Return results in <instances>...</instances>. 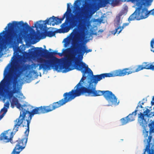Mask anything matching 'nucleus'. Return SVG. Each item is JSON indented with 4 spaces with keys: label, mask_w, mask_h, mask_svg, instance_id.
Segmentation results:
<instances>
[{
    "label": "nucleus",
    "mask_w": 154,
    "mask_h": 154,
    "mask_svg": "<svg viewBox=\"0 0 154 154\" xmlns=\"http://www.w3.org/2000/svg\"><path fill=\"white\" fill-rule=\"evenodd\" d=\"M49 50H51V49H49Z\"/></svg>",
    "instance_id": "28"
},
{
    "label": "nucleus",
    "mask_w": 154,
    "mask_h": 154,
    "mask_svg": "<svg viewBox=\"0 0 154 154\" xmlns=\"http://www.w3.org/2000/svg\"><path fill=\"white\" fill-rule=\"evenodd\" d=\"M14 134L11 130H8L2 134L0 139L4 140L6 142H11Z\"/></svg>",
    "instance_id": "11"
},
{
    "label": "nucleus",
    "mask_w": 154,
    "mask_h": 154,
    "mask_svg": "<svg viewBox=\"0 0 154 154\" xmlns=\"http://www.w3.org/2000/svg\"><path fill=\"white\" fill-rule=\"evenodd\" d=\"M55 32L52 31H49L46 32V35L47 36L49 37H52L55 35Z\"/></svg>",
    "instance_id": "15"
},
{
    "label": "nucleus",
    "mask_w": 154,
    "mask_h": 154,
    "mask_svg": "<svg viewBox=\"0 0 154 154\" xmlns=\"http://www.w3.org/2000/svg\"><path fill=\"white\" fill-rule=\"evenodd\" d=\"M11 65L9 64L6 67L4 71V75L8 76L9 79L7 83L6 89L5 91L7 97L10 99L12 97L11 106L14 108V105L19 109L21 107V105L19 103L17 99L13 96L14 94H19L20 92V88H18V85L17 78L19 77L22 72L27 69L26 67L20 66L18 67H12L10 69Z\"/></svg>",
    "instance_id": "5"
},
{
    "label": "nucleus",
    "mask_w": 154,
    "mask_h": 154,
    "mask_svg": "<svg viewBox=\"0 0 154 154\" xmlns=\"http://www.w3.org/2000/svg\"><path fill=\"white\" fill-rule=\"evenodd\" d=\"M35 63H33V64H32V65H31V66L30 65H27V66L28 67V68H32V69L33 68V67L34 66H35Z\"/></svg>",
    "instance_id": "22"
},
{
    "label": "nucleus",
    "mask_w": 154,
    "mask_h": 154,
    "mask_svg": "<svg viewBox=\"0 0 154 154\" xmlns=\"http://www.w3.org/2000/svg\"><path fill=\"white\" fill-rule=\"evenodd\" d=\"M147 123H146V125L144 127H142L143 128V134L144 135V137L145 138H146L148 136L149 132L148 131H146V129L145 128V126H147L146 125Z\"/></svg>",
    "instance_id": "17"
},
{
    "label": "nucleus",
    "mask_w": 154,
    "mask_h": 154,
    "mask_svg": "<svg viewBox=\"0 0 154 154\" xmlns=\"http://www.w3.org/2000/svg\"><path fill=\"white\" fill-rule=\"evenodd\" d=\"M63 20L62 19V18H59L58 17H55L53 16L51 17H50L49 19H47L45 20L43 22H45L44 23H39V22H42V20L37 21L35 24L34 26H32V27L39 28L40 30L44 31L45 30V29L47 28L46 24L48 25L51 24L52 26H54L55 25H57L61 23Z\"/></svg>",
    "instance_id": "8"
},
{
    "label": "nucleus",
    "mask_w": 154,
    "mask_h": 154,
    "mask_svg": "<svg viewBox=\"0 0 154 154\" xmlns=\"http://www.w3.org/2000/svg\"><path fill=\"white\" fill-rule=\"evenodd\" d=\"M1 112H0V120H1L3 117L4 116L5 114L6 113V111H5V112H3V113L1 114Z\"/></svg>",
    "instance_id": "20"
},
{
    "label": "nucleus",
    "mask_w": 154,
    "mask_h": 154,
    "mask_svg": "<svg viewBox=\"0 0 154 154\" xmlns=\"http://www.w3.org/2000/svg\"><path fill=\"white\" fill-rule=\"evenodd\" d=\"M37 48L35 51V54H43L45 57L49 59L46 60L40 58L38 60V62L40 63L39 65V70L42 69L44 70H50L52 68L56 71H59L63 69L66 70L68 66L72 65L71 62L74 60L73 55H69L63 64H60L58 59L54 56V54H57L58 53L57 51L50 52L47 49L44 50L42 47Z\"/></svg>",
    "instance_id": "7"
},
{
    "label": "nucleus",
    "mask_w": 154,
    "mask_h": 154,
    "mask_svg": "<svg viewBox=\"0 0 154 154\" xmlns=\"http://www.w3.org/2000/svg\"><path fill=\"white\" fill-rule=\"evenodd\" d=\"M31 29L27 23H23L22 21L18 22L14 21L12 23H8L5 29V30L0 33V51L6 48V43L4 41H1L3 37L2 34L6 32V41L10 44H14L22 41L26 30Z\"/></svg>",
    "instance_id": "6"
},
{
    "label": "nucleus",
    "mask_w": 154,
    "mask_h": 154,
    "mask_svg": "<svg viewBox=\"0 0 154 154\" xmlns=\"http://www.w3.org/2000/svg\"><path fill=\"white\" fill-rule=\"evenodd\" d=\"M68 95V93H64L63 95L64 98L59 101L54 102L48 106L35 107L31 112L25 109L22 110L20 112L19 117L15 120L16 123L14 125L13 131L14 132H16L21 125L23 127L26 126L27 128L24 132L25 137L22 139H19L16 141L15 146L11 154H19L25 147L29 132V124L32 117L35 114L45 113L51 111L70 101L69 100L70 97L67 98Z\"/></svg>",
    "instance_id": "4"
},
{
    "label": "nucleus",
    "mask_w": 154,
    "mask_h": 154,
    "mask_svg": "<svg viewBox=\"0 0 154 154\" xmlns=\"http://www.w3.org/2000/svg\"><path fill=\"white\" fill-rule=\"evenodd\" d=\"M151 103L152 105H154V96L152 98V100L151 101Z\"/></svg>",
    "instance_id": "24"
},
{
    "label": "nucleus",
    "mask_w": 154,
    "mask_h": 154,
    "mask_svg": "<svg viewBox=\"0 0 154 154\" xmlns=\"http://www.w3.org/2000/svg\"><path fill=\"white\" fill-rule=\"evenodd\" d=\"M69 42H68V41L66 39L65 41V42H64V46L65 47H66L68 45H69Z\"/></svg>",
    "instance_id": "21"
},
{
    "label": "nucleus",
    "mask_w": 154,
    "mask_h": 154,
    "mask_svg": "<svg viewBox=\"0 0 154 154\" xmlns=\"http://www.w3.org/2000/svg\"><path fill=\"white\" fill-rule=\"evenodd\" d=\"M68 95V93H64L63 95L64 98L59 101L54 102L48 106L35 107L31 112L25 109L22 110L20 112L19 117L15 120L16 123L14 125L13 131L14 132H16L21 125L23 127L26 126L27 128L24 132L25 137L22 139H19L16 141L15 146L11 154H19L25 147L29 132V124L32 117L35 114L45 113L51 111L70 101L69 100L70 97L67 98Z\"/></svg>",
    "instance_id": "3"
},
{
    "label": "nucleus",
    "mask_w": 154,
    "mask_h": 154,
    "mask_svg": "<svg viewBox=\"0 0 154 154\" xmlns=\"http://www.w3.org/2000/svg\"><path fill=\"white\" fill-rule=\"evenodd\" d=\"M28 53H27L26 52H24L23 53V55L24 57H27L28 55Z\"/></svg>",
    "instance_id": "23"
},
{
    "label": "nucleus",
    "mask_w": 154,
    "mask_h": 154,
    "mask_svg": "<svg viewBox=\"0 0 154 154\" xmlns=\"http://www.w3.org/2000/svg\"><path fill=\"white\" fill-rule=\"evenodd\" d=\"M44 47L45 48V47H45V46L44 45Z\"/></svg>",
    "instance_id": "27"
},
{
    "label": "nucleus",
    "mask_w": 154,
    "mask_h": 154,
    "mask_svg": "<svg viewBox=\"0 0 154 154\" xmlns=\"http://www.w3.org/2000/svg\"><path fill=\"white\" fill-rule=\"evenodd\" d=\"M71 51V48H69L66 49H63L62 53H58L57 54L60 56H62L63 54L66 55L69 52Z\"/></svg>",
    "instance_id": "13"
},
{
    "label": "nucleus",
    "mask_w": 154,
    "mask_h": 154,
    "mask_svg": "<svg viewBox=\"0 0 154 154\" xmlns=\"http://www.w3.org/2000/svg\"><path fill=\"white\" fill-rule=\"evenodd\" d=\"M75 29H74L73 31H74V32H75V33H76V32H77V30H76V29L75 30Z\"/></svg>",
    "instance_id": "25"
},
{
    "label": "nucleus",
    "mask_w": 154,
    "mask_h": 154,
    "mask_svg": "<svg viewBox=\"0 0 154 154\" xmlns=\"http://www.w3.org/2000/svg\"><path fill=\"white\" fill-rule=\"evenodd\" d=\"M120 121L122 125H125L129 122L126 118V117L122 119H121Z\"/></svg>",
    "instance_id": "18"
},
{
    "label": "nucleus",
    "mask_w": 154,
    "mask_h": 154,
    "mask_svg": "<svg viewBox=\"0 0 154 154\" xmlns=\"http://www.w3.org/2000/svg\"><path fill=\"white\" fill-rule=\"evenodd\" d=\"M139 107L141 109L140 110H139L140 112L138 114V122L140 125L144 127L146 123V119H144V116L148 117L154 116V112H150V110L148 108L145 109L142 105L140 106L138 105L136 109H137Z\"/></svg>",
    "instance_id": "9"
},
{
    "label": "nucleus",
    "mask_w": 154,
    "mask_h": 154,
    "mask_svg": "<svg viewBox=\"0 0 154 154\" xmlns=\"http://www.w3.org/2000/svg\"><path fill=\"white\" fill-rule=\"evenodd\" d=\"M121 0H85V4L81 7H76L73 11V14L71 17L68 16L72 11L70 6V3L67 4V11L64 14L62 18L63 20L66 16V20L64 23L61 26V31L59 33L68 32L70 28L78 26L80 32V34L78 40L80 42L82 38H84L87 35V27L88 26V19L91 15L94 14L92 12L91 9L86 5H89L93 3L97 2L98 5L100 7H104L109 3L116 5L119 3Z\"/></svg>",
    "instance_id": "2"
},
{
    "label": "nucleus",
    "mask_w": 154,
    "mask_h": 154,
    "mask_svg": "<svg viewBox=\"0 0 154 154\" xmlns=\"http://www.w3.org/2000/svg\"><path fill=\"white\" fill-rule=\"evenodd\" d=\"M38 35L40 36V38L41 39H44L45 38L46 36H47L46 35V32H43L41 33L40 32H39L37 33Z\"/></svg>",
    "instance_id": "16"
},
{
    "label": "nucleus",
    "mask_w": 154,
    "mask_h": 154,
    "mask_svg": "<svg viewBox=\"0 0 154 154\" xmlns=\"http://www.w3.org/2000/svg\"><path fill=\"white\" fill-rule=\"evenodd\" d=\"M141 104H142V105H143V104H144V103H142Z\"/></svg>",
    "instance_id": "26"
},
{
    "label": "nucleus",
    "mask_w": 154,
    "mask_h": 154,
    "mask_svg": "<svg viewBox=\"0 0 154 154\" xmlns=\"http://www.w3.org/2000/svg\"><path fill=\"white\" fill-rule=\"evenodd\" d=\"M121 15H119L116 16V18L114 20V26L116 27L115 31H112V33L115 35L116 33L119 34L124 29V27L128 26V23H124L122 26H120L121 22H120L121 17Z\"/></svg>",
    "instance_id": "10"
},
{
    "label": "nucleus",
    "mask_w": 154,
    "mask_h": 154,
    "mask_svg": "<svg viewBox=\"0 0 154 154\" xmlns=\"http://www.w3.org/2000/svg\"><path fill=\"white\" fill-rule=\"evenodd\" d=\"M137 109H135L132 113L129 114L126 117V118L129 122L133 121L135 120V117L137 114Z\"/></svg>",
    "instance_id": "12"
},
{
    "label": "nucleus",
    "mask_w": 154,
    "mask_h": 154,
    "mask_svg": "<svg viewBox=\"0 0 154 154\" xmlns=\"http://www.w3.org/2000/svg\"><path fill=\"white\" fill-rule=\"evenodd\" d=\"M9 103L8 102H6L4 105V107L1 110V112H5V111H6V112L8 111V108H9Z\"/></svg>",
    "instance_id": "14"
},
{
    "label": "nucleus",
    "mask_w": 154,
    "mask_h": 154,
    "mask_svg": "<svg viewBox=\"0 0 154 154\" xmlns=\"http://www.w3.org/2000/svg\"><path fill=\"white\" fill-rule=\"evenodd\" d=\"M83 1H84V0H82ZM81 0H76L75 1L74 3V5L75 7H79V5L80 3Z\"/></svg>",
    "instance_id": "19"
},
{
    "label": "nucleus",
    "mask_w": 154,
    "mask_h": 154,
    "mask_svg": "<svg viewBox=\"0 0 154 154\" xmlns=\"http://www.w3.org/2000/svg\"><path fill=\"white\" fill-rule=\"evenodd\" d=\"M71 51L72 54L70 55H73L74 56L73 61L71 62L72 65L68 66L66 70H64L63 72H66L75 69L81 71L82 73V77L74 89L69 92L66 93L69 94L67 98L70 97V101L76 97L85 94L86 96L96 97L103 95L108 102L112 104L118 105L119 101L117 102V98L111 91L96 90L98 82L105 77L123 76L141 70V65H139L137 66L136 68L135 67L126 68L115 70L112 73H105L93 75L92 71L85 63L82 62L78 63L76 61L77 57L75 56L78 55L79 59L82 60L84 54L91 52L92 50L88 49L85 44L82 45L75 42L73 44Z\"/></svg>",
    "instance_id": "1"
}]
</instances>
